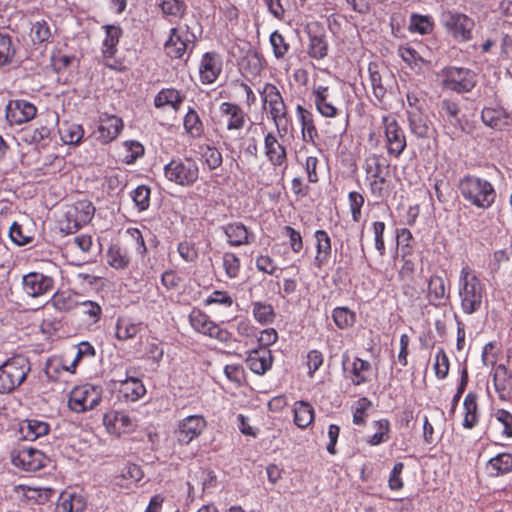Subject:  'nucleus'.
<instances>
[{
	"instance_id": "f257e3e1",
	"label": "nucleus",
	"mask_w": 512,
	"mask_h": 512,
	"mask_svg": "<svg viewBox=\"0 0 512 512\" xmlns=\"http://www.w3.org/2000/svg\"><path fill=\"white\" fill-rule=\"evenodd\" d=\"M458 297L464 314L472 315L482 309L486 288L476 271L468 265L463 266L459 273Z\"/></svg>"
},
{
	"instance_id": "f03ea898",
	"label": "nucleus",
	"mask_w": 512,
	"mask_h": 512,
	"mask_svg": "<svg viewBox=\"0 0 512 512\" xmlns=\"http://www.w3.org/2000/svg\"><path fill=\"white\" fill-rule=\"evenodd\" d=\"M459 190L466 201L481 209L490 208L496 198L493 185L488 180L474 175H465L461 178Z\"/></svg>"
},
{
	"instance_id": "7ed1b4c3",
	"label": "nucleus",
	"mask_w": 512,
	"mask_h": 512,
	"mask_svg": "<svg viewBox=\"0 0 512 512\" xmlns=\"http://www.w3.org/2000/svg\"><path fill=\"white\" fill-rule=\"evenodd\" d=\"M31 370L28 358L17 355L0 365V393L8 394L16 390L27 378Z\"/></svg>"
},
{
	"instance_id": "20e7f679",
	"label": "nucleus",
	"mask_w": 512,
	"mask_h": 512,
	"mask_svg": "<svg viewBox=\"0 0 512 512\" xmlns=\"http://www.w3.org/2000/svg\"><path fill=\"white\" fill-rule=\"evenodd\" d=\"M363 169L370 193L375 198H383L387 194V176L389 174L387 160L381 155L370 154L364 160Z\"/></svg>"
},
{
	"instance_id": "39448f33",
	"label": "nucleus",
	"mask_w": 512,
	"mask_h": 512,
	"mask_svg": "<svg viewBox=\"0 0 512 512\" xmlns=\"http://www.w3.org/2000/svg\"><path fill=\"white\" fill-rule=\"evenodd\" d=\"M165 178L182 187L192 186L199 177V166L190 158H174L164 166Z\"/></svg>"
},
{
	"instance_id": "423d86ee",
	"label": "nucleus",
	"mask_w": 512,
	"mask_h": 512,
	"mask_svg": "<svg viewBox=\"0 0 512 512\" xmlns=\"http://www.w3.org/2000/svg\"><path fill=\"white\" fill-rule=\"evenodd\" d=\"M440 22L446 33L456 42H467L472 39L475 22L466 14L446 10L442 12Z\"/></svg>"
},
{
	"instance_id": "0eeeda50",
	"label": "nucleus",
	"mask_w": 512,
	"mask_h": 512,
	"mask_svg": "<svg viewBox=\"0 0 512 512\" xmlns=\"http://www.w3.org/2000/svg\"><path fill=\"white\" fill-rule=\"evenodd\" d=\"M439 78L443 89L456 93L470 92L477 83L476 73L464 67L443 68L439 73Z\"/></svg>"
},
{
	"instance_id": "6e6552de",
	"label": "nucleus",
	"mask_w": 512,
	"mask_h": 512,
	"mask_svg": "<svg viewBox=\"0 0 512 512\" xmlns=\"http://www.w3.org/2000/svg\"><path fill=\"white\" fill-rule=\"evenodd\" d=\"M94 212L95 208L89 200L83 199L75 202L67 207L63 219L60 220V230L65 234L76 232L91 221Z\"/></svg>"
},
{
	"instance_id": "1a4fd4ad",
	"label": "nucleus",
	"mask_w": 512,
	"mask_h": 512,
	"mask_svg": "<svg viewBox=\"0 0 512 512\" xmlns=\"http://www.w3.org/2000/svg\"><path fill=\"white\" fill-rule=\"evenodd\" d=\"M100 386L86 383L74 387L68 399V407L75 413H83L97 407L102 399Z\"/></svg>"
},
{
	"instance_id": "9d476101",
	"label": "nucleus",
	"mask_w": 512,
	"mask_h": 512,
	"mask_svg": "<svg viewBox=\"0 0 512 512\" xmlns=\"http://www.w3.org/2000/svg\"><path fill=\"white\" fill-rule=\"evenodd\" d=\"M381 128L386 139L388 154L398 158L406 148V136L402 127L394 115L387 114L381 118Z\"/></svg>"
},
{
	"instance_id": "9b49d317",
	"label": "nucleus",
	"mask_w": 512,
	"mask_h": 512,
	"mask_svg": "<svg viewBox=\"0 0 512 512\" xmlns=\"http://www.w3.org/2000/svg\"><path fill=\"white\" fill-rule=\"evenodd\" d=\"M195 40L196 36L187 25L172 28L170 37L164 45L165 52L171 58H182L193 49Z\"/></svg>"
},
{
	"instance_id": "f8f14e48",
	"label": "nucleus",
	"mask_w": 512,
	"mask_h": 512,
	"mask_svg": "<svg viewBox=\"0 0 512 512\" xmlns=\"http://www.w3.org/2000/svg\"><path fill=\"white\" fill-rule=\"evenodd\" d=\"M207 422L204 416L199 414L189 415L177 422L174 435L178 444L188 445L198 438L205 430Z\"/></svg>"
},
{
	"instance_id": "ddd939ff",
	"label": "nucleus",
	"mask_w": 512,
	"mask_h": 512,
	"mask_svg": "<svg viewBox=\"0 0 512 512\" xmlns=\"http://www.w3.org/2000/svg\"><path fill=\"white\" fill-rule=\"evenodd\" d=\"M12 464L24 471L33 472L45 466V455L32 447L20 446L11 452Z\"/></svg>"
},
{
	"instance_id": "4468645a",
	"label": "nucleus",
	"mask_w": 512,
	"mask_h": 512,
	"mask_svg": "<svg viewBox=\"0 0 512 512\" xmlns=\"http://www.w3.org/2000/svg\"><path fill=\"white\" fill-rule=\"evenodd\" d=\"M189 323L195 331L211 338L221 342H225L229 339L228 331L213 322L209 316L200 309H192L189 314Z\"/></svg>"
},
{
	"instance_id": "2eb2a0df",
	"label": "nucleus",
	"mask_w": 512,
	"mask_h": 512,
	"mask_svg": "<svg viewBox=\"0 0 512 512\" xmlns=\"http://www.w3.org/2000/svg\"><path fill=\"white\" fill-rule=\"evenodd\" d=\"M223 71V57L216 51L202 54L198 64L199 81L203 85H211L217 81Z\"/></svg>"
},
{
	"instance_id": "dca6fc26",
	"label": "nucleus",
	"mask_w": 512,
	"mask_h": 512,
	"mask_svg": "<svg viewBox=\"0 0 512 512\" xmlns=\"http://www.w3.org/2000/svg\"><path fill=\"white\" fill-rule=\"evenodd\" d=\"M342 367L344 376L353 385L359 386L368 382L371 364L358 357L351 359L348 354L342 356Z\"/></svg>"
},
{
	"instance_id": "f3484780",
	"label": "nucleus",
	"mask_w": 512,
	"mask_h": 512,
	"mask_svg": "<svg viewBox=\"0 0 512 512\" xmlns=\"http://www.w3.org/2000/svg\"><path fill=\"white\" fill-rule=\"evenodd\" d=\"M103 423L107 431L111 434L120 436L131 433L137 427V420L125 411H110L103 417Z\"/></svg>"
},
{
	"instance_id": "a211bd4d",
	"label": "nucleus",
	"mask_w": 512,
	"mask_h": 512,
	"mask_svg": "<svg viewBox=\"0 0 512 512\" xmlns=\"http://www.w3.org/2000/svg\"><path fill=\"white\" fill-rule=\"evenodd\" d=\"M37 114L35 105L24 99L10 100L6 105V119L10 125H21Z\"/></svg>"
},
{
	"instance_id": "6ab92c4d",
	"label": "nucleus",
	"mask_w": 512,
	"mask_h": 512,
	"mask_svg": "<svg viewBox=\"0 0 512 512\" xmlns=\"http://www.w3.org/2000/svg\"><path fill=\"white\" fill-rule=\"evenodd\" d=\"M24 292L33 298L40 297L53 289L54 280L40 272H30L23 276Z\"/></svg>"
},
{
	"instance_id": "aec40b11",
	"label": "nucleus",
	"mask_w": 512,
	"mask_h": 512,
	"mask_svg": "<svg viewBox=\"0 0 512 512\" xmlns=\"http://www.w3.org/2000/svg\"><path fill=\"white\" fill-rule=\"evenodd\" d=\"M317 112L325 118H336L340 110L334 102L328 86L318 85L311 92Z\"/></svg>"
},
{
	"instance_id": "412c9836",
	"label": "nucleus",
	"mask_w": 512,
	"mask_h": 512,
	"mask_svg": "<svg viewBox=\"0 0 512 512\" xmlns=\"http://www.w3.org/2000/svg\"><path fill=\"white\" fill-rule=\"evenodd\" d=\"M219 114L228 131H240L246 123V113L236 103L223 102L219 106Z\"/></svg>"
},
{
	"instance_id": "4be33fe9",
	"label": "nucleus",
	"mask_w": 512,
	"mask_h": 512,
	"mask_svg": "<svg viewBox=\"0 0 512 512\" xmlns=\"http://www.w3.org/2000/svg\"><path fill=\"white\" fill-rule=\"evenodd\" d=\"M124 128L122 119L116 115L104 114L100 117L97 127V139L102 144H108L114 141Z\"/></svg>"
},
{
	"instance_id": "5701e85b",
	"label": "nucleus",
	"mask_w": 512,
	"mask_h": 512,
	"mask_svg": "<svg viewBox=\"0 0 512 512\" xmlns=\"http://www.w3.org/2000/svg\"><path fill=\"white\" fill-rule=\"evenodd\" d=\"M94 356V347L89 342H81L78 345L77 352L69 365L63 364L61 360L51 361L47 366L46 373L49 377H52V370L57 372L59 369H62L63 371L73 374L75 373L77 365L84 357L92 358Z\"/></svg>"
},
{
	"instance_id": "b1692460",
	"label": "nucleus",
	"mask_w": 512,
	"mask_h": 512,
	"mask_svg": "<svg viewBox=\"0 0 512 512\" xmlns=\"http://www.w3.org/2000/svg\"><path fill=\"white\" fill-rule=\"evenodd\" d=\"M296 114L301 125L302 139L305 143L317 146L316 139L319 134L314 123V115L302 105H297Z\"/></svg>"
},
{
	"instance_id": "393cba45",
	"label": "nucleus",
	"mask_w": 512,
	"mask_h": 512,
	"mask_svg": "<svg viewBox=\"0 0 512 512\" xmlns=\"http://www.w3.org/2000/svg\"><path fill=\"white\" fill-rule=\"evenodd\" d=\"M50 431L48 422L36 418L25 419L19 423L21 436L28 441H35L46 436Z\"/></svg>"
},
{
	"instance_id": "a878e982",
	"label": "nucleus",
	"mask_w": 512,
	"mask_h": 512,
	"mask_svg": "<svg viewBox=\"0 0 512 512\" xmlns=\"http://www.w3.org/2000/svg\"><path fill=\"white\" fill-rule=\"evenodd\" d=\"M265 155L274 166L282 165L287 159L286 148L279 142L273 132H269L264 137Z\"/></svg>"
},
{
	"instance_id": "bb28decb",
	"label": "nucleus",
	"mask_w": 512,
	"mask_h": 512,
	"mask_svg": "<svg viewBox=\"0 0 512 512\" xmlns=\"http://www.w3.org/2000/svg\"><path fill=\"white\" fill-rule=\"evenodd\" d=\"M246 365L253 373L263 375L272 366L271 351L265 348L252 350L246 358Z\"/></svg>"
},
{
	"instance_id": "cd10ccee",
	"label": "nucleus",
	"mask_w": 512,
	"mask_h": 512,
	"mask_svg": "<svg viewBox=\"0 0 512 512\" xmlns=\"http://www.w3.org/2000/svg\"><path fill=\"white\" fill-rule=\"evenodd\" d=\"M411 132L418 138H428L433 130L432 123L422 110H407Z\"/></svg>"
},
{
	"instance_id": "c85d7f7f",
	"label": "nucleus",
	"mask_w": 512,
	"mask_h": 512,
	"mask_svg": "<svg viewBox=\"0 0 512 512\" xmlns=\"http://www.w3.org/2000/svg\"><path fill=\"white\" fill-rule=\"evenodd\" d=\"M427 300L433 306H441L448 299L445 280L442 276L432 275L428 280Z\"/></svg>"
},
{
	"instance_id": "c756f323",
	"label": "nucleus",
	"mask_w": 512,
	"mask_h": 512,
	"mask_svg": "<svg viewBox=\"0 0 512 512\" xmlns=\"http://www.w3.org/2000/svg\"><path fill=\"white\" fill-rule=\"evenodd\" d=\"M316 240V255L314 257L313 265L321 268L327 264L331 256V238L325 230H316L314 233Z\"/></svg>"
},
{
	"instance_id": "7c9ffc66",
	"label": "nucleus",
	"mask_w": 512,
	"mask_h": 512,
	"mask_svg": "<svg viewBox=\"0 0 512 512\" xmlns=\"http://www.w3.org/2000/svg\"><path fill=\"white\" fill-rule=\"evenodd\" d=\"M309 45L308 54L310 57L320 60L327 56L328 43L324 31L320 28H310L308 31Z\"/></svg>"
},
{
	"instance_id": "2f4dec72",
	"label": "nucleus",
	"mask_w": 512,
	"mask_h": 512,
	"mask_svg": "<svg viewBox=\"0 0 512 512\" xmlns=\"http://www.w3.org/2000/svg\"><path fill=\"white\" fill-rule=\"evenodd\" d=\"M143 330V323L130 317H119L116 322L115 336L118 340L127 341L135 338Z\"/></svg>"
},
{
	"instance_id": "473e14b6",
	"label": "nucleus",
	"mask_w": 512,
	"mask_h": 512,
	"mask_svg": "<svg viewBox=\"0 0 512 512\" xmlns=\"http://www.w3.org/2000/svg\"><path fill=\"white\" fill-rule=\"evenodd\" d=\"M493 380L499 398L507 400L512 391V373L505 365L499 364L495 367Z\"/></svg>"
},
{
	"instance_id": "72a5a7b5",
	"label": "nucleus",
	"mask_w": 512,
	"mask_h": 512,
	"mask_svg": "<svg viewBox=\"0 0 512 512\" xmlns=\"http://www.w3.org/2000/svg\"><path fill=\"white\" fill-rule=\"evenodd\" d=\"M481 118L486 126L500 130L510 123L509 115L500 107H485L482 110Z\"/></svg>"
},
{
	"instance_id": "f704fd0d",
	"label": "nucleus",
	"mask_w": 512,
	"mask_h": 512,
	"mask_svg": "<svg viewBox=\"0 0 512 512\" xmlns=\"http://www.w3.org/2000/svg\"><path fill=\"white\" fill-rule=\"evenodd\" d=\"M183 101L184 95H182L180 91L174 88H165L156 94L154 98V105L157 108L170 107L173 110L178 111Z\"/></svg>"
},
{
	"instance_id": "c9c22d12",
	"label": "nucleus",
	"mask_w": 512,
	"mask_h": 512,
	"mask_svg": "<svg viewBox=\"0 0 512 512\" xmlns=\"http://www.w3.org/2000/svg\"><path fill=\"white\" fill-rule=\"evenodd\" d=\"M267 109L279 137H284L288 132V111L285 102L277 103Z\"/></svg>"
},
{
	"instance_id": "e433bc0d",
	"label": "nucleus",
	"mask_w": 512,
	"mask_h": 512,
	"mask_svg": "<svg viewBox=\"0 0 512 512\" xmlns=\"http://www.w3.org/2000/svg\"><path fill=\"white\" fill-rule=\"evenodd\" d=\"M143 478L141 468L136 464H127L121 470V473L115 477L116 485L130 489Z\"/></svg>"
},
{
	"instance_id": "4c0bfd02",
	"label": "nucleus",
	"mask_w": 512,
	"mask_h": 512,
	"mask_svg": "<svg viewBox=\"0 0 512 512\" xmlns=\"http://www.w3.org/2000/svg\"><path fill=\"white\" fill-rule=\"evenodd\" d=\"M120 391L126 400L135 402L143 397L146 393V388L142 381L135 377H126L121 380Z\"/></svg>"
},
{
	"instance_id": "58836bf2",
	"label": "nucleus",
	"mask_w": 512,
	"mask_h": 512,
	"mask_svg": "<svg viewBox=\"0 0 512 512\" xmlns=\"http://www.w3.org/2000/svg\"><path fill=\"white\" fill-rule=\"evenodd\" d=\"M294 423L301 429L307 428L314 420V409L307 401H296L293 405Z\"/></svg>"
},
{
	"instance_id": "ea45409f",
	"label": "nucleus",
	"mask_w": 512,
	"mask_h": 512,
	"mask_svg": "<svg viewBox=\"0 0 512 512\" xmlns=\"http://www.w3.org/2000/svg\"><path fill=\"white\" fill-rule=\"evenodd\" d=\"M463 407L464 419L462 425L466 429H472L479 421L477 396L474 393H468L465 396Z\"/></svg>"
},
{
	"instance_id": "a19ab883",
	"label": "nucleus",
	"mask_w": 512,
	"mask_h": 512,
	"mask_svg": "<svg viewBox=\"0 0 512 512\" xmlns=\"http://www.w3.org/2000/svg\"><path fill=\"white\" fill-rule=\"evenodd\" d=\"M225 235L231 246H241L250 243V235L246 226L241 223H231L224 227Z\"/></svg>"
},
{
	"instance_id": "79ce46f5",
	"label": "nucleus",
	"mask_w": 512,
	"mask_h": 512,
	"mask_svg": "<svg viewBox=\"0 0 512 512\" xmlns=\"http://www.w3.org/2000/svg\"><path fill=\"white\" fill-rule=\"evenodd\" d=\"M86 507V499L80 493L64 492L60 496L59 508L63 512H82Z\"/></svg>"
},
{
	"instance_id": "37998d69",
	"label": "nucleus",
	"mask_w": 512,
	"mask_h": 512,
	"mask_svg": "<svg viewBox=\"0 0 512 512\" xmlns=\"http://www.w3.org/2000/svg\"><path fill=\"white\" fill-rule=\"evenodd\" d=\"M102 53L104 58H112L117 51V44L121 36V29L115 25H106Z\"/></svg>"
},
{
	"instance_id": "c03bdc74",
	"label": "nucleus",
	"mask_w": 512,
	"mask_h": 512,
	"mask_svg": "<svg viewBox=\"0 0 512 512\" xmlns=\"http://www.w3.org/2000/svg\"><path fill=\"white\" fill-rule=\"evenodd\" d=\"M183 126L185 131L193 138H199L204 133V125L196 110L192 107L188 108L184 116Z\"/></svg>"
},
{
	"instance_id": "a18cd8bd",
	"label": "nucleus",
	"mask_w": 512,
	"mask_h": 512,
	"mask_svg": "<svg viewBox=\"0 0 512 512\" xmlns=\"http://www.w3.org/2000/svg\"><path fill=\"white\" fill-rule=\"evenodd\" d=\"M59 133L61 140L68 145H79L84 137L83 127L76 123H64Z\"/></svg>"
},
{
	"instance_id": "49530a36",
	"label": "nucleus",
	"mask_w": 512,
	"mask_h": 512,
	"mask_svg": "<svg viewBox=\"0 0 512 512\" xmlns=\"http://www.w3.org/2000/svg\"><path fill=\"white\" fill-rule=\"evenodd\" d=\"M332 319L339 329L346 330L354 326L356 313L348 307L339 306L333 309Z\"/></svg>"
},
{
	"instance_id": "de8ad7c7",
	"label": "nucleus",
	"mask_w": 512,
	"mask_h": 512,
	"mask_svg": "<svg viewBox=\"0 0 512 512\" xmlns=\"http://www.w3.org/2000/svg\"><path fill=\"white\" fill-rule=\"evenodd\" d=\"M252 314L254 319L262 325L273 323L276 316L274 307L261 301L252 303Z\"/></svg>"
},
{
	"instance_id": "09e8293b",
	"label": "nucleus",
	"mask_w": 512,
	"mask_h": 512,
	"mask_svg": "<svg viewBox=\"0 0 512 512\" xmlns=\"http://www.w3.org/2000/svg\"><path fill=\"white\" fill-rule=\"evenodd\" d=\"M30 37L34 44H43L52 38V27L48 21L41 19L32 24Z\"/></svg>"
},
{
	"instance_id": "8fccbe9b",
	"label": "nucleus",
	"mask_w": 512,
	"mask_h": 512,
	"mask_svg": "<svg viewBox=\"0 0 512 512\" xmlns=\"http://www.w3.org/2000/svg\"><path fill=\"white\" fill-rule=\"evenodd\" d=\"M107 262L115 269H124L129 265L130 257L126 249L112 245L107 251Z\"/></svg>"
},
{
	"instance_id": "3c124183",
	"label": "nucleus",
	"mask_w": 512,
	"mask_h": 512,
	"mask_svg": "<svg viewBox=\"0 0 512 512\" xmlns=\"http://www.w3.org/2000/svg\"><path fill=\"white\" fill-rule=\"evenodd\" d=\"M50 135V128L41 125L39 127L26 130L24 133V139L26 142L34 144L38 147H45L50 141Z\"/></svg>"
},
{
	"instance_id": "603ef678",
	"label": "nucleus",
	"mask_w": 512,
	"mask_h": 512,
	"mask_svg": "<svg viewBox=\"0 0 512 512\" xmlns=\"http://www.w3.org/2000/svg\"><path fill=\"white\" fill-rule=\"evenodd\" d=\"M488 469L496 476L510 472L512 470V454L501 453L491 458L488 462Z\"/></svg>"
},
{
	"instance_id": "864d4df0",
	"label": "nucleus",
	"mask_w": 512,
	"mask_h": 512,
	"mask_svg": "<svg viewBox=\"0 0 512 512\" xmlns=\"http://www.w3.org/2000/svg\"><path fill=\"white\" fill-rule=\"evenodd\" d=\"M434 22L431 16L412 14L409 22V31L421 35L432 32Z\"/></svg>"
},
{
	"instance_id": "5fc2aeb1",
	"label": "nucleus",
	"mask_w": 512,
	"mask_h": 512,
	"mask_svg": "<svg viewBox=\"0 0 512 512\" xmlns=\"http://www.w3.org/2000/svg\"><path fill=\"white\" fill-rule=\"evenodd\" d=\"M375 433L367 439V443L371 446H377L388 441L390 423L387 419H380L373 422Z\"/></svg>"
},
{
	"instance_id": "6e6d98bb",
	"label": "nucleus",
	"mask_w": 512,
	"mask_h": 512,
	"mask_svg": "<svg viewBox=\"0 0 512 512\" xmlns=\"http://www.w3.org/2000/svg\"><path fill=\"white\" fill-rule=\"evenodd\" d=\"M122 150L123 161L126 164H133L138 158H140L144 154L143 145L140 142L134 140H128L123 142Z\"/></svg>"
},
{
	"instance_id": "4d7b16f0",
	"label": "nucleus",
	"mask_w": 512,
	"mask_h": 512,
	"mask_svg": "<svg viewBox=\"0 0 512 512\" xmlns=\"http://www.w3.org/2000/svg\"><path fill=\"white\" fill-rule=\"evenodd\" d=\"M150 193V188L146 185H139L131 192V198L139 212H143L149 208Z\"/></svg>"
},
{
	"instance_id": "13d9d810",
	"label": "nucleus",
	"mask_w": 512,
	"mask_h": 512,
	"mask_svg": "<svg viewBox=\"0 0 512 512\" xmlns=\"http://www.w3.org/2000/svg\"><path fill=\"white\" fill-rule=\"evenodd\" d=\"M159 6L163 14L171 20L181 18L185 12V4L182 0H160Z\"/></svg>"
},
{
	"instance_id": "bf43d9fd",
	"label": "nucleus",
	"mask_w": 512,
	"mask_h": 512,
	"mask_svg": "<svg viewBox=\"0 0 512 512\" xmlns=\"http://www.w3.org/2000/svg\"><path fill=\"white\" fill-rule=\"evenodd\" d=\"M204 305H219L224 308H230L234 305V299L226 291L214 290L205 298Z\"/></svg>"
},
{
	"instance_id": "052dcab7",
	"label": "nucleus",
	"mask_w": 512,
	"mask_h": 512,
	"mask_svg": "<svg viewBox=\"0 0 512 512\" xmlns=\"http://www.w3.org/2000/svg\"><path fill=\"white\" fill-rule=\"evenodd\" d=\"M48 304H51L56 310L61 312L70 311L75 306L74 298L67 292H56L49 300Z\"/></svg>"
},
{
	"instance_id": "680f3d73",
	"label": "nucleus",
	"mask_w": 512,
	"mask_h": 512,
	"mask_svg": "<svg viewBox=\"0 0 512 512\" xmlns=\"http://www.w3.org/2000/svg\"><path fill=\"white\" fill-rule=\"evenodd\" d=\"M201 155L205 164L210 170H215L222 165L223 158L221 152L213 146H205L201 148Z\"/></svg>"
},
{
	"instance_id": "e2e57ef3",
	"label": "nucleus",
	"mask_w": 512,
	"mask_h": 512,
	"mask_svg": "<svg viewBox=\"0 0 512 512\" xmlns=\"http://www.w3.org/2000/svg\"><path fill=\"white\" fill-rule=\"evenodd\" d=\"M262 101L265 106H275L277 103L284 102V99L279 91V89L271 83H266L260 92Z\"/></svg>"
},
{
	"instance_id": "0e129e2a",
	"label": "nucleus",
	"mask_w": 512,
	"mask_h": 512,
	"mask_svg": "<svg viewBox=\"0 0 512 512\" xmlns=\"http://www.w3.org/2000/svg\"><path fill=\"white\" fill-rule=\"evenodd\" d=\"M269 42L271 44L273 54L277 59H282L289 50V44L285 41L284 36L278 31L270 34Z\"/></svg>"
},
{
	"instance_id": "69168bd1",
	"label": "nucleus",
	"mask_w": 512,
	"mask_h": 512,
	"mask_svg": "<svg viewBox=\"0 0 512 512\" xmlns=\"http://www.w3.org/2000/svg\"><path fill=\"white\" fill-rule=\"evenodd\" d=\"M368 70L373 94L377 100L381 101L386 94V88L382 84L381 75L376 69V65L370 64Z\"/></svg>"
},
{
	"instance_id": "338daca9",
	"label": "nucleus",
	"mask_w": 512,
	"mask_h": 512,
	"mask_svg": "<svg viewBox=\"0 0 512 512\" xmlns=\"http://www.w3.org/2000/svg\"><path fill=\"white\" fill-rule=\"evenodd\" d=\"M223 267L228 278L234 279L238 277L240 272V260L232 252H226L223 254Z\"/></svg>"
},
{
	"instance_id": "774afa93",
	"label": "nucleus",
	"mask_w": 512,
	"mask_h": 512,
	"mask_svg": "<svg viewBox=\"0 0 512 512\" xmlns=\"http://www.w3.org/2000/svg\"><path fill=\"white\" fill-rule=\"evenodd\" d=\"M494 419L503 426V435L512 437V414L505 409H497L493 413Z\"/></svg>"
}]
</instances>
